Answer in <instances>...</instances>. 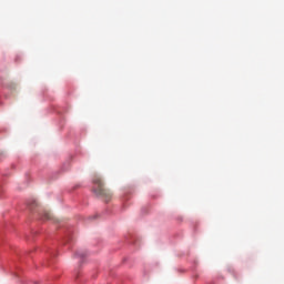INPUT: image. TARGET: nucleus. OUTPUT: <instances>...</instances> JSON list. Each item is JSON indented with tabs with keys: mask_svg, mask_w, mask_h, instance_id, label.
Masks as SVG:
<instances>
[{
	"mask_svg": "<svg viewBox=\"0 0 284 284\" xmlns=\"http://www.w3.org/2000/svg\"><path fill=\"white\" fill-rule=\"evenodd\" d=\"M93 192L97 196H102L106 203L112 199V192L103 186V180L99 175L93 178Z\"/></svg>",
	"mask_w": 284,
	"mask_h": 284,
	"instance_id": "1",
	"label": "nucleus"
},
{
	"mask_svg": "<svg viewBox=\"0 0 284 284\" xmlns=\"http://www.w3.org/2000/svg\"><path fill=\"white\" fill-rule=\"evenodd\" d=\"M77 256H80L81 258H83V256H87V253L83 252V251H79V252L77 253Z\"/></svg>",
	"mask_w": 284,
	"mask_h": 284,
	"instance_id": "2",
	"label": "nucleus"
},
{
	"mask_svg": "<svg viewBox=\"0 0 284 284\" xmlns=\"http://www.w3.org/2000/svg\"><path fill=\"white\" fill-rule=\"evenodd\" d=\"M44 219H47L48 221H50V219H52V214L45 212V213H44Z\"/></svg>",
	"mask_w": 284,
	"mask_h": 284,
	"instance_id": "3",
	"label": "nucleus"
}]
</instances>
